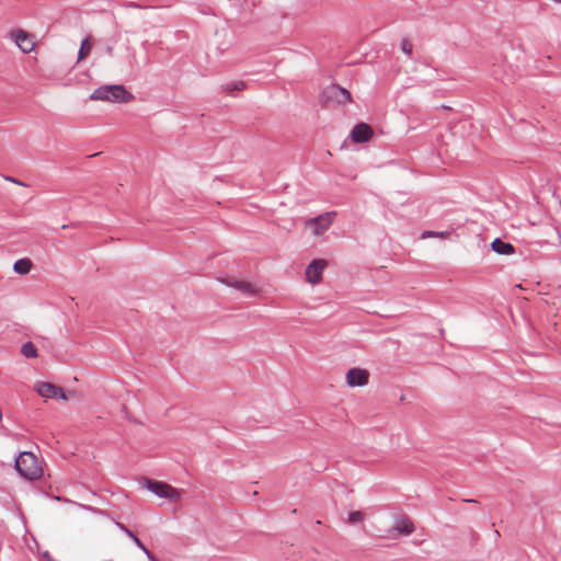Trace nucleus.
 <instances>
[{"label": "nucleus", "mask_w": 561, "mask_h": 561, "mask_svg": "<svg viewBox=\"0 0 561 561\" xmlns=\"http://www.w3.org/2000/svg\"><path fill=\"white\" fill-rule=\"evenodd\" d=\"M117 526L124 530L133 540L134 542L148 556V558L152 559V554L150 551L142 545V542L139 540L137 536H135L129 529L126 528L125 525L117 523Z\"/></svg>", "instance_id": "nucleus-17"}, {"label": "nucleus", "mask_w": 561, "mask_h": 561, "mask_svg": "<svg viewBox=\"0 0 561 561\" xmlns=\"http://www.w3.org/2000/svg\"><path fill=\"white\" fill-rule=\"evenodd\" d=\"M414 529L413 522L407 516H401L396 519L392 531L396 533V536H409Z\"/></svg>", "instance_id": "nucleus-11"}, {"label": "nucleus", "mask_w": 561, "mask_h": 561, "mask_svg": "<svg viewBox=\"0 0 561 561\" xmlns=\"http://www.w3.org/2000/svg\"><path fill=\"white\" fill-rule=\"evenodd\" d=\"M21 353L26 358H35L37 357V350L32 342H26L21 347Z\"/></svg>", "instance_id": "nucleus-18"}, {"label": "nucleus", "mask_w": 561, "mask_h": 561, "mask_svg": "<svg viewBox=\"0 0 561 561\" xmlns=\"http://www.w3.org/2000/svg\"><path fill=\"white\" fill-rule=\"evenodd\" d=\"M142 485L158 497L165 499L173 504L179 503L184 494L183 490L174 488L173 485L163 481L145 479L142 481Z\"/></svg>", "instance_id": "nucleus-3"}, {"label": "nucleus", "mask_w": 561, "mask_h": 561, "mask_svg": "<svg viewBox=\"0 0 561 561\" xmlns=\"http://www.w3.org/2000/svg\"><path fill=\"white\" fill-rule=\"evenodd\" d=\"M401 50L407 54L408 56H411L412 55V50H413V44L408 39V38H403L401 41Z\"/></svg>", "instance_id": "nucleus-21"}, {"label": "nucleus", "mask_w": 561, "mask_h": 561, "mask_svg": "<svg viewBox=\"0 0 561 561\" xmlns=\"http://www.w3.org/2000/svg\"><path fill=\"white\" fill-rule=\"evenodd\" d=\"M374 136L373 128L366 123L356 124L351 131V139L355 144L368 142Z\"/></svg>", "instance_id": "nucleus-10"}, {"label": "nucleus", "mask_w": 561, "mask_h": 561, "mask_svg": "<svg viewBox=\"0 0 561 561\" xmlns=\"http://www.w3.org/2000/svg\"><path fill=\"white\" fill-rule=\"evenodd\" d=\"M93 44H94V41H93L92 36H88L82 41L79 51H78V62L82 61L90 55Z\"/></svg>", "instance_id": "nucleus-14"}, {"label": "nucleus", "mask_w": 561, "mask_h": 561, "mask_svg": "<svg viewBox=\"0 0 561 561\" xmlns=\"http://www.w3.org/2000/svg\"><path fill=\"white\" fill-rule=\"evenodd\" d=\"M35 391L45 399H62L67 400L64 389L50 382L38 381L34 386Z\"/></svg>", "instance_id": "nucleus-9"}, {"label": "nucleus", "mask_w": 561, "mask_h": 561, "mask_svg": "<svg viewBox=\"0 0 561 561\" xmlns=\"http://www.w3.org/2000/svg\"><path fill=\"white\" fill-rule=\"evenodd\" d=\"M8 36L23 54H30L36 48L34 35L23 28H13Z\"/></svg>", "instance_id": "nucleus-4"}, {"label": "nucleus", "mask_w": 561, "mask_h": 561, "mask_svg": "<svg viewBox=\"0 0 561 561\" xmlns=\"http://www.w3.org/2000/svg\"><path fill=\"white\" fill-rule=\"evenodd\" d=\"M90 99L101 102L129 103L135 98L123 84H104L95 89Z\"/></svg>", "instance_id": "nucleus-1"}, {"label": "nucleus", "mask_w": 561, "mask_h": 561, "mask_svg": "<svg viewBox=\"0 0 561 561\" xmlns=\"http://www.w3.org/2000/svg\"><path fill=\"white\" fill-rule=\"evenodd\" d=\"M15 469L26 480H38L43 476L42 461L31 451H22L15 460Z\"/></svg>", "instance_id": "nucleus-2"}, {"label": "nucleus", "mask_w": 561, "mask_h": 561, "mask_svg": "<svg viewBox=\"0 0 561 561\" xmlns=\"http://www.w3.org/2000/svg\"><path fill=\"white\" fill-rule=\"evenodd\" d=\"M105 50H106V54H107V55H112V54H113V47H112V46H107V47L105 48Z\"/></svg>", "instance_id": "nucleus-23"}, {"label": "nucleus", "mask_w": 561, "mask_h": 561, "mask_svg": "<svg viewBox=\"0 0 561 561\" xmlns=\"http://www.w3.org/2000/svg\"><path fill=\"white\" fill-rule=\"evenodd\" d=\"M32 261L30 259H20L15 261L13 270L20 275H26L32 268Z\"/></svg>", "instance_id": "nucleus-15"}, {"label": "nucleus", "mask_w": 561, "mask_h": 561, "mask_svg": "<svg viewBox=\"0 0 561 561\" xmlns=\"http://www.w3.org/2000/svg\"><path fill=\"white\" fill-rule=\"evenodd\" d=\"M245 89V83L243 81H237L229 84V90L231 91H242Z\"/></svg>", "instance_id": "nucleus-22"}, {"label": "nucleus", "mask_w": 561, "mask_h": 561, "mask_svg": "<svg viewBox=\"0 0 561 561\" xmlns=\"http://www.w3.org/2000/svg\"><path fill=\"white\" fill-rule=\"evenodd\" d=\"M466 502H471V503H474L476 501L474 500H465Z\"/></svg>", "instance_id": "nucleus-24"}, {"label": "nucleus", "mask_w": 561, "mask_h": 561, "mask_svg": "<svg viewBox=\"0 0 561 561\" xmlns=\"http://www.w3.org/2000/svg\"><path fill=\"white\" fill-rule=\"evenodd\" d=\"M329 94L341 104L352 101L351 93L346 89L339 85H331L329 89Z\"/></svg>", "instance_id": "nucleus-12"}, {"label": "nucleus", "mask_w": 561, "mask_h": 561, "mask_svg": "<svg viewBox=\"0 0 561 561\" xmlns=\"http://www.w3.org/2000/svg\"><path fill=\"white\" fill-rule=\"evenodd\" d=\"M365 519V514L360 511H354L348 514V522L351 524L362 523Z\"/></svg>", "instance_id": "nucleus-20"}, {"label": "nucleus", "mask_w": 561, "mask_h": 561, "mask_svg": "<svg viewBox=\"0 0 561 561\" xmlns=\"http://www.w3.org/2000/svg\"><path fill=\"white\" fill-rule=\"evenodd\" d=\"M449 237H450V232L449 231L435 232V231L426 230V231H424L422 233V239H426V238L448 239Z\"/></svg>", "instance_id": "nucleus-19"}, {"label": "nucleus", "mask_w": 561, "mask_h": 561, "mask_svg": "<svg viewBox=\"0 0 561 561\" xmlns=\"http://www.w3.org/2000/svg\"><path fill=\"white\" fill-rule=\"evenodd\" d=\"M370 373L360 367L350 368L345 374V382L350 388L366 387L369 383Z\"/></svg>", "instance_id": "nucleus-6"}, {"label": "nucleus", "mask_w": 561, "mask_h": 561, "mask_svg": "<svg viewBox=\"0 0 561 561\" xmlns=\"http://www.w3.org/2000/svg\"><path fill=\"white\" fill-rule=\"evenodd\" d=\"M491 248L494 252L501 255H510L515 252L513 244L504 242L501 239H494L491 243Z\"/></svg>", "instance_id": "nucleus-13"}, {"label": "nucleus", "mask_w": 561, "mask_h": 561, "mask_svg": "<svg viewBox=\"0 0 561 561\" xmlns=\"http://www.w3.org/2000/svg\"><path fill=\"white\" fill-rule=\"evenodd\" d=\"M218 280L225 284L226 286L239 290L240 293L248 297H255L261 294V288L256 284L236 276L221 277L218 278Z\"/></svg>", "instance_id": "nucleus-5"}, {"label": "nucleus", "mask_w": 561, "mask_h": 561, "mask_svg": "<svg viewBox=\"0 0 561 561\" xmlns=\"http://www.w3.org/2000/svg\"><path fill=\"white\" fill-rule=\"evenodd\" d=\"M327 266L328 262L323 259H316L311 261L306 267V282L311 285L320 284L322 282L323 271L327 268Z\"/></svg>", "instance_id": "nucleus-7"}, {"label": "nucleus", "mask_w": 561, "mask_h": 561, "mask_svg": "<svg viewBox=\"0 0 561 561\" xmlns=\"http://www.w3.org/2000/svg\"><path fill=\"white\" fill-rule=\"evenodd\" d=\"M117 526L124 530L133 540L134 542L148 556V558L152 559V554L150 551L142 545V542L139 540L137 536H135L129 529L126 528L125 525L117 523Z\"/></svg>", "instance_id": "nucleus-16"}, {"label": "nucleus", "mask_w": 561, "mask_h": 561, "mask_svg": "<svg viewBox=\"0 0 561 561\" xmlns=\"http://www.w3.org/2000/svg\"><path fill=\"white\" fill-rule=\"evenodd\" d=\"M334 215V213H325L316 218H310L306 220L305 225L312 231L314 236H321L330 228Z\"/></svg>", "instance_id": "nucleus-8"}]
</instances>
